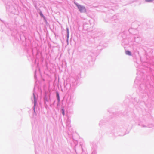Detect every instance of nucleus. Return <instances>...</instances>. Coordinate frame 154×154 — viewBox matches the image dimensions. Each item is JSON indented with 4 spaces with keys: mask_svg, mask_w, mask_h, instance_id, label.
<instances>
[{
    "mask_svg": "<svg viewBox=\"0 0 154 154\" xmlns=\"http://www.w3.org/2000/svg\"><path fill=\"white\" fill-rule=\"evenodd\" d=\"M76 5L81 12H85L86 9L84 7L80 5H78L77 4H76Z\"/></svg>",
    "mask_w": 154,
    "mask_h": 154,
    "instance_id": "f257e3e1",
    "label": "nucleus"
},
{
    "mask_svg": "<svg viewBox=\"0 0 154 154\" xmlns=\"http://www.w3.org/2000/svg\"><path fill=\"white\" fill-rule=\"evenodd\" d=\"M126 54L127 55H131V52L128 51H126L125 52Z\"/></svg>",
    "mask_w": 154,
    "mask_h": 154,
    "instance_id": "f03ea898",
    "label": "nucleus"
},
{
    "mask_svg": "<svg viewBox=\"0 0 154 154\" xmlns=\"http://www.w3.org/2000/svg\"><path fill=\"white\" fill-rule=\"evenodd\" d=\"M67 37L69 38V31L68 29H67Z\"/></svg>",
    "mask_w": 154,
    "mask_h": 154,
    "instance_id": "7ed1b4c3",
    "label": "nucleus"
},
{
    "mask_svg": "<svg viewBox=\"0 0 154 154\" xmlns=\"http://www.w3.org/2000/svg\"><path fill=\"white\" fill-rule=\"evenodd\" d=\"M57 97L58 98V100H59V94L58 93H57Z\"/></svg>",
    "mask_w": 154,
    "mask_h": 154,
    "instance_id": "20e7f679",
    "label": "nucleus"
},
{
    "mask_svg": "<svg viewBox=\"0 0 154 154\" xmlns=\"http://www.w3.org/2000/svg\"><path fill=\"white\" fill-rule=\"evenodd\" d=\"M62 113L63 115H64V110L63 109H62Z\"/></svg>",
    "mask_w": 154,
    "mask_h": 154,
    "instance_id": "39448f33",
    "label": "nucleus"
},
{
    "mask_svg": "<svg viewBox=\"0 0 154 154\" xmlns=\"http://www.w3.org/2000/svg\"><path fill=\"white\" fill-rule=\"evenodd\" d=\"M34 101H35V103H36V100H35V96L34 95Z\"/></svg>",
    "mask_w": 154,
    "mask_h": 154,
    "instance_id": "423d86ee",
    "label": "nucleus"
},
{
    "mask_svg": "<svg viewBox=\"0 0 154 154\" xmlns=\"http://www.w3.org/2000/svg\"><path fill=\"white\" fill-rule=\"evenodd\" d=\"M152 0H146V1L147 2H151L152 1Z\"/></svg>",
    "mask_w": 154,
    "mask_h": 154,
    "instance_id": "0eeeda50",
    "label": "nucleus"
},
{
    "mask_svg": "<svg viewBox=\"0 0 154 154\" xmlns=\"http://www.w3.org/2000/svg\"><path fill=\"white\" fill-rule=\"evenodd\" d=\"M40 15L41 16L43 17V15L41 13H40Z\"/></svg>",
    "mask_w": 154,
    "mask_h": 154,
    "instance_id": "6e6552de",
    "label": "nucleus"
}]
</instances>
